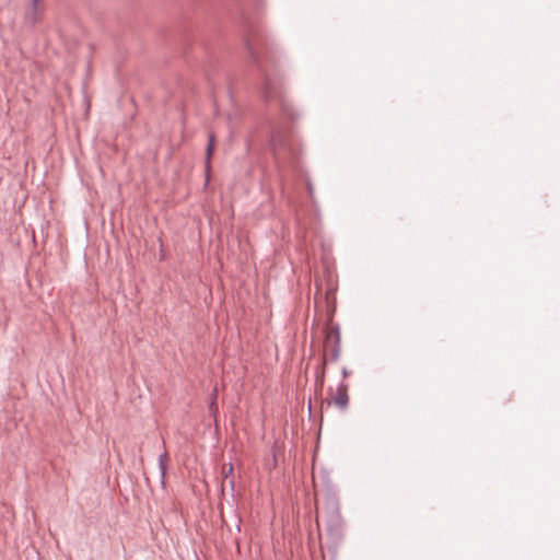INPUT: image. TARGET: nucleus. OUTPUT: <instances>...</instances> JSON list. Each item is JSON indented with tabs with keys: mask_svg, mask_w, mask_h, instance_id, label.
<instances>
[{
	"mask_svg": "<svg viewBox=\"0 0 560 560\" xmlns=\"http://www.w3.org/2000/svg\"><path fill=\"white\" fill-rule=\"evenodd\" d=\"M349 386L342 380L336 389L330 388V402H332L336 407L341 410H346L349 406V395H348Z\"/></svg>",
	"mask_w": 560,
	"mask_h": 560,
	"instance_id": "1",
	"label": "nucleus"
},
{
	"mask_svg": "<svg viewBox=\"0 0 560 560\" xmlns=\"http://www.w3.org/2000/svg\"><path fill=\"white\" fill-rule=\"evenodd\" d=\"M324 517L327 523V528L329 532H336L341 526V516L340 513L335 504L329 506L324 514Z\"/></svg>",
	"mask_w": 560,
	"mask_h": 560,
	"instance_id": "5",
	"label": "nucleus"
},
{
	"mask_svg": "<svg viewBox=\"0 0 560 560\" xmlns=\"http://www.w3.org/2000/svg\"><path fill=\"white\" fill-rule=\"evenodd\" d=\"M39 0H31V10L25 15V21L34 26L38 22L37 9Z\"/></svg>",
	"mask_w": 560,
	"mask_h": 560,
	"instance_id": "6",
	"label": "nucleus"
},
{
	"mask_svg": "<svg viewBox=\"0 0 560 560\" xmlns=\"http://www.w3.org/2000/svg\"><path fill=\"white\" fill-rule=\"evenodd\" d=\"M223 474H224L225 480L230 478L229 482H230L231 488L233 489V487H234L233 466L231 463L229 464L228 468L225 466L223 467Z\"/></svg>",
	"mask_w": 560,
	"mask_h": 560,
	"instance_id": "9",
	"label": "nucleus"
},
{
	"mask_svg": "<svg viewBox=\"0 0 560 560\" xmlns=\"http://www.w3.org/2000/svg\"><path fill=\"white\" fill-rule=\"evenodd\" d=\"M261 95L266 101L281 97V82L266 75L261 88Z\"/></svg>",
	"mask_w": 560,
	"mask_h": 560,
	"instance_id": "2",
	"label": "nucleus"
},
{
	"mask_svg": "<svg viewBox=\"0 0 560 560\" xmlns=\"http://www.w3.org/2000/svg\"><path fill=\"white\" fill-rule=\"evenodd\" d=\"M158 466L160 470L161 482L164 483L167 467V453H163L159 456Z\"/></svg>",
	"mask_w": 560,
	"mask_h": 560,
	"instance_id": "7",
	"label": "nucleus"
},
{
	"mask_svg": "<svg viewBox=\"0 0 560 560\" xmlns=\"http://www.w3.org/2000/svg\"><path fill=\"white\" fill-rule=\"evenodd\" d=\"M341 374H342L343 378L348 377V375H349L348 369L347 368H342Z\"/></svg>",
	"mask_w": 560,
	"mask_h": 560,
	"instance_id": "12",
	"label": "nucleus"
},
{
	"mask_svg": "<svg viewBox=\"0 0 560 560\" xmlns=\"http://www.w3.org/2000/svg\"><path fill=\"white\" fill-rule=\"evenodd\" d=\"M214 142H215V137L211 132V133H209L208 144H207V149H206V166H207V168L210 166V159H211V155H212V152L214 149Z\"/></svg>",
	"mask_w": 560,
	"mask_h": 560,
	"instance_id": "8",
	"label": "nucleus"
},
{
	"mask_svg": "<svg viewBox=\"0 0 560 560\" xmlns=\"http://www.w3.org/2000/svg\"><path fill=\"white\" fill-rule=\"evenodd\" d=\"M215 399H217V389H214V390H213V394H212V400H211V402H210V405H209V410H210V412H211L213 416H215V415H217V412H218V406H217V404H215Z\"/></svg>",
	"mask_w": 560,
	"mask_h": 560,
	"instance_id": "10",
	"label": "nucleus"
},
{
	"mask_svg": "<svg viewBox=\"0 0 560 560\" xmlns=\"http://www.w3.org/2000/svg\"><path fill=\"white\" fill-rule=\"evenodd\" d=\"M277 141H278L277 136L273 135L272 136V144H273L275 148L277 147Z\"/></svg>",
	"mask_w": 560,
	"mask_h": 560,
	"instance_id": "13",
	"label": "nucleus"
},
{
	"mask_svg": "<svg viewBox=\"0 0 560 560\" xmlns=\"http://www.w3.org/2000/svg\"><path fill=\"white\" fill-rule=\"evenodd\" d=\"M319 517H320V515H319V513L317 512V515H316V522H317V525L319 524Z\"/></svg>",
	"mask_w": 560,
	"mask_h": 560,
	"instance_id": "14",
	"label": "nucleus"
},
{
	"mask_svg": "<svg viewBox=\"0 0 560 560\" xmlns=\"http://www.w3.org/2000/svg\"><path fill=\"white\" fill-rule=\"evenodd\" d=\"M320 384L324 383V378H325V369L322 370L320 374L317 376Z\"/></svg>",
	"mask_w": 560,
	"mask_h": 560,
	"instance_id": "11",
	"label": "nucleus"
},
{
	"mask_svg": "<svg viewBox=\"0 0 560 560\" xmlns=\"http://www.w3.org/2000/svg\"><path fill=\"white\" fill-rule=\"evenodd\" d=\"M326 350L329 353V359L334 362L340 358V334L339 330H332L326 338Z\"/></svg>",
	"mask_w": 560,
	"mask_h": 560,
	"instance_id": "4",
	"label": "nucleus"
},
{
	"mask_svg": "<svg viewBox=\"0 0 560 560\" xmlns=\"http://www.w3.org/2000/svg\"><path fill=\"white\" fill-rule=\"evenodd\" d=\"M245 45L247 52L254 63L259 62V54L262 47V42L256 32L248 33L245 37Z\"/></svg>",
	"mask_w": 560,
	"mask_h": 560,
	"instance_id": "3",
	"label": "nucleus"
}]
</instances>
